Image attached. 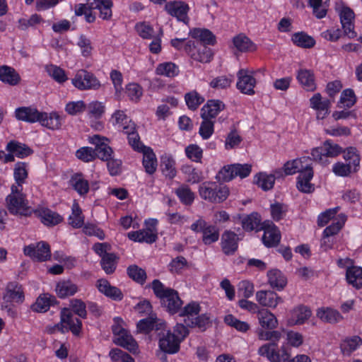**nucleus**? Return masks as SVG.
<instances>
[{
  "mask_svg": "<svg viewBox=\"0 0 362 362\" xmlns=\"http://www.w3.org/2000/svg\"><path fill=\"white\" fill-rule=\"evenodd\" d=\"M151 284L154 294L160 299L161 305L169 313L173 315L180 310L182 300L177 291L166 287L158 279L153 280Z\"/></svg>",
  "mask_w": 362,
  "mask_h": 362,
  "instance_id": "nucleus-1",
  "label": "nucleus"
},
{
  "mask_svg": "<svg viewBox=\"0 0 362 362\" xmlns=\"http://www.w3.org/2000/svg\"><path fill=\"white\" fill-rule=\"evenodd\" d=\"M23 190V188L11 187V193L6 198V206L11 214L28 216L31 215L33 211Z\"/></svg>",
  "mask_w": 362,
  "mask_h": 362,
  "instance_id": "nucleus-2",
  "label": "nucleus"
},
{
  "mask_svg": "<svg viewBox=\"0 0 362 362\" xmlns=\"http://www.w3.org/2000/svg\"><path fill=\"white\" fill-rule=\"evenodd\" d=\"M230 193L229 188L221 183L206 181L199 187L200 197L209 202L219 204L224 202Z\"/></svg>",
  "mask_w": 362,
  "mask_h": 362,
  "instance_id": "nucleus-3",
  "label": "nucleus"
},
{
  "mask_svg": "<svg viewBox=\"0 0 362 362\" xmlns=\"http://www.w3.org/2000/svg\"><path fill=\"white\" fill-rule=\"evenodd\" d=\"M72 84L78 90H98L100 82L91 72L85 69L78 70L72 78Z\"/></svg>",
  "mask_w": 362,
  "mask_h": 362,
  "instance_id": "nucleus-4",
  "label": "nucleus"
},
{
  "mask_svg": "<svg viewBox=\"0 0 362 362\" xmlns=\"http://www.w3.org/2000/svg\"><path fill=\"white\" fill-rule=\"evenodd\" d=\"M185 51L192 59L202 63H207L212 58L211 49L198 41L187 40Z\"/></svg>",
  "mask_w": 362,
  "mask_h": 362,
  "instance_id": "nucleus-5",
  "label": "nucleus"
},
{
  "mask_svg": "<svg viewBox=\"0 0 362 362\" xmlns=\"http://www.w3.org/2000/svg\"><path fill=\"white\" fill-rule=\"evenodd\" d=\"M341 152L342 148L338 144L326 141L322 146L313 149L311 156L314 160L325 164L328 157H335Z\"/></svg>",
  "mask_w": 362,
  "mask_h": 362,
  "instance_id": "nucleus-6",
  "label": "nucleus"
},
{
  "mask_svg": "<svg viewBox=\"0 0 362 362\" xmlns=\"http://www.w3.org/2000/svg\"><path fill=\"white\" fill-rule=\"evenodd\" d=\"M159 337V347L161 351L168 354H174L179 351L180 342L175 334L170 329L163 327L158 334Z\"/></svg>",
  "mask_w": 362,
  "mask_h": 362,
  "instance_id": "nucleus-7",
  "label": "nucleus"
},
{
  "mask_svg": "<svg viewBox=\"0 0 362 362\" xmlns=\"http://www.w3.org/2000/svg\"><path fill=\"white\" fill-rule=\"evenodd\" d=\"M260 356H266L270 362H286L288 361L290 354L286 347L282 346L281 349L276 350V343H268L262 345L258 350Z\"/></svg>",
  "mask_w": 362,
  "mask_h": 362,
  "instance_id": "nucleus-8",
  "label": "nucleus"
},
{
  "mask_svg": "<svg viewBox=\"0 0 362 362\" xmlns=\"http://www.w3.org/2000/svg\"><path fill=\"white\" fill-rule=\"evenodd\" d=\"M165 10L173 17H175L178 21L188 24L189 18L188 11L189 7L187 4L182 1H168L165 5Z\"/></svg>",
  "mask_w": 362,
  "mask_h": 362,
  "instance_id": "nucleus-9",
  "label": "nucleus"
},
{
  "mask_svg": "<svg viewBox=\"0 0 362 362\" xmlns=\"http://www.w3.org/2000/svg\"><path fill=\"white\" fill-rule=\"evenodd\" d=\"M24 254L34 260L44 262L51 257L50 247L45 242H40L37 245H30L25 247Z\"/></svg>",
  "mask_w": 362,
  "mask_h": 362,
  "instance_id": "nucleus-10",
  "label": "nucleus"
},
{
  "mask_svg": "<svg viewBox=\"0 0 362 362\" xmlns=\"http://www.w3.org/2000/svg\"><path fill=\"white\" fill-rule=\"evenodd\" d=\"M238 81L237 82L238 89L244 94L254 95V88L256 85V79L252 75L249 74V71L247 69H240L237 74Z\"/></svg>",
  "mask_w": 362,
  "mask_h": 362,
  "instance_id": "nucleus-11",
  "label": "nucleus"
},
{
  "mask_svg": "<svg viewBox=\"0 0 362 362\" xmlns=\"http://www.w3.org/2000/svg\"><path fill=\"white\" fill-rule=\"evenodd\" d=\"M340 21L344 30V33L349 38L356 37V33L354 31V13L349 7H343L339 13Z\"/></svg>",
  "mask_w": 362,
  "mask_h": 362,
  "instance_id": "nucleus-12",
  "label": "nucleus"
},
{
  "mask_svg": "<svg viewBox=\"0 0 362 362\" xmlns=\"http://www.w3.org/2000/svg\"><path fill=\"white\" fill-rule=\"evenodd\" d=\"M92 143L95 145V157H98L102 160L107 161L112 158L113 151L112 148L105 143L104 141H107V139L101 137L99 135H94L91 138Z\"/></svg>",
  "mask_w": 362,
  "mask_h": 362,
  "instance_id": "nucleus-13",
  "label": "nucleus"
},
{
  "mask_svg": "<svg viewBox=\"0 0 362 362\" xmlns=\"http://www.w3.org/2000/svg\"><path fill=\"white\" fill-rule=\"evenodd\" d=\"M312 158L309 156H303L300 158L288 160L284 165V172L286 175H291L296 173H300L308 168L312 163Z\"/></svg>",
  "mask_w": 362,
  "mask_h": 362,
  "instance_id": "nucleus-14",
  "label": "nucleus"
},
{
  "mask_svg": "<svg viewBox=\"0 0 362 362\" xmlns=\"http://www.w3.org/2000/svg\"><path fill=\"white\" fill-rule=\"evenodd\" d=\"M314 172L312 163L305 169L297 177L296 187L303 193H312L315 190V185L310 182L313 177Z\"/></svg>",
  "mask_w": 362,
  "mask_h": 362,
  "instance_id": "nucleus-15",
  "label": "nucleus"
},
{
  "mask_svg": "<svg viewBox=\"0 0 362 362\" xmlns=\"http://www.w3.org/2000/svg\"><path fill=\"white\" fill-rule=\"evenodd\" d=\"M296 78L302 88L307 91H315L317 88L314 71L310 69H300Z\"/></svg>",
  "mask_w": 362,
  "mask_h": 362,
  "instance_id": "nucleus-16",
  "label": "nucleus"
},
{
  "mask_svg": "<svg viewBox=\"0 0 362 362\" xmlns=\"http://www.w3.org/2000/svg\"><path fill=\"white\" fill-rule=\"evenodd\" d=\"M238 237L230 230H226L221 235V245L223 253L226 255H233L238 250Z\"/></svg>",
  "mask_w": 362,
  "mask_h": 362,
  "instance_id": "nucleus-17",
  "label": "nucleus"
},
{
  "mask_svg": "<svg viewBox=\"0 0 362 362\" xmlns=\"http://www.w3.org/2000/svg\"><path fill=\"white\" fill-rule=\"evenodd\" d=\"M256 300L262 306L275 308L283 300L272 291H259L256 293Z\"/></svg>",
  "mask_w": 362,
  "mask_h": 362,
  "instance_id": "nucleus-18",
  "label": "nucleus"
},
{
  "mask_svg": "<svg viewBox=\"0 0 362 362\" xmlns=\"http://www.w3.org/2000/svg\"><path fill=\"white\" fill-rule=\"evenodd\" d=\"M61 322L69 326V329L76 336H78L82 329V322L77 318L74 317L69 308H63L61 311Z\"/></svg>",
  "mask_w": 362,
  "mask_h": 362,
  "instance_id": "nucleus-19",
  "label": "nucleus"
},
{
  "mask_svg": "<svg viewBox=\"0 0 362 362\" xmlns=\"http://www.w3.org/2000/svg\"><path fill=\"white\" fill-rule=\"evenodd\" d=\"M6 303H21L24 300L22 286L16 282H10L6 286V292L3 297Z\"/></svg>",
  "mask_w": 362,
  "mask_h": 362,
  "instance_id": "nucleus-20",
  "label": "nucleus"
},
{
  "mask_svg": "<svg viewBox=\"0 0 362 362\" xmlns=\"http://www.w3.org/2000/svg\"><path fill=\"white\" fill-rule=\"evenodd\" d=\"M225 107V105L218 100H209L202 108V118L209 119L215 118Z\"/></svg>",
  "mask_w": 362,
  "mask_h": 362,
  "instance_id": "nucleus-21",
  "label": "nucleus"
},
{
  "mask_svg": "<svg viewBox=\"0 0 362 362\" xmlns=\"http://www.w3.org/2000/svg\"><path fill=\"white\" fill-rule=\"evenodd\" d=\"M28 177V164L25 162H18L13 168V178L15 183L11 187L23 188V185L26 182Z\"/></svg>",
  "mask_w": 362,
  "mask_h": 362,
  "instance_id": "nucleus-22",
  "label": "nucleus"
},
{
  "mask_svg": "<svg viewBox=\"0 0 362 362\" xmlns=\"http://www.w3.org/2000/svg\"><path fill=\"white\" fill-rule=\"evenodd\" d=\"M281 240V233L278 228L274 224L264 228L262 242L268 247L276 246Z\"/></svg>",
  "mask_w": 362,
  "mask_h": 362,
  "instance_id": "nucleus-23",
  "label": "nucleus"
},
{
  "mask_svg": "<svg viewBox=\"0 0 362 362\" xmlns=\"http://www.w3.org/2000/svg\"><path fill=\"white\" fill-rule=\"evenodd\" d=\"M97 287L101 293L115 300H121L123 298V294L120 289L111 286L106 279H99L97 281Z\"/></svg>",
  "mask_w": 362,
  "mask_h": 362,
  "instance_id": "nucleus-24",
  "label": "nucleus"
},
{
  "mask_svg": "<svg viewBox=\"0 0 362 362\" xmlns=\"http://www.w3.org/2000/svg\"><path fill=\"white\" fill-rule=\"evenodd\" d=\"M41 112L30 107H22L16 110V117L18 120L33 123L39 122Z\"/></svg>",
  "mask_w": 362,
  "mask_h": 362,
  "instance_id": "nucleus-25",
  "label": "nucleus"
},
{
  "mask_svg": "<svg viewBox=\"0 0 362 362\" xmlns=\"http://www.w3.org/2000/svg\"><path fill=\"white\" fill-rule=\"evenodd\" d=\"M136 327L139 332L148 334L153 329L160 331L163 327H165V323L153 317H149L141 320L137 323Z\"/></svg>",
  "mask_w": 362,
  "mask_h": 362,
  "instance_id": "nucleus-26",
  "label": "nucleus"
},
{
  "mask_svg": "<svg viewBox=\"0 0 362 362\" xmlns=\"http://www.w3.org/2000/svg\"><path fill=\"white\" fill-rule=\"evenodd\" d=\"M257 319L259 325L264 329H274L278 326L276 316L267 309H261L258 312Z\"/></svg>",
  "mask_w": 362,
  "mask_h": 362,
  "instance_id": "nucleus-27",
  "label": "nucleus"
},
{
  "mask_svg": "<svg viewBox=\"0 0 362 362\" xmlns=\"http://www.w3.org/2000/svg\"><path fill=\"white\" fill-rule=\"evenodd\" d=\"M189 35L194 41H198L202 45H214L216 42L215 35L208 29L194 28L190 30Z\"/></svg>",
  "mask_w": 362,
  "mask_h": 362,
  "instance_id": "nucleus-28",
  "label": "nucleus"
},
{
  "mask_svg": "<svg viewBox=\"0 0 362 362\" xmlns=\"http://www.w3.org/2000/svg\"><path fill=\"white\" fill-rule=\"evenodd\" d=\"M39 122L52 130L59 129L62 127L61 117L57 112H41Z\"/></svg>",
  "mask_w": 362,
  "mask_h": 362,
  "instance_id": "nucleus-29",
  "label": "nucleus"
},
{
  "mask_svg": "<svg viewBox=\"0 0 362 362\" xmlns=\"http://www.w3.org/2000/svg\"><path fill=\"white\" fill-rule=\"evenodd\" d=\"M113 341L115 344L127 349L133 354L137 352L138 344L127 330L115 337Z\"/></svg>",
  "mask_w": 362,
  "mask_h": 362,
  "instance_id": "nucleus-30",
  "label": "nucleus"
},
{
  "mask_svg": "<svg viewBox=\"0 0 362 362\" xmlns=\"http://www.w3.org/2000/svg\"><path fill=\"white\" fill-rule=\"evenodd\" d=\"M33 212L41 218L42 222L47 226H55L62 221V217L48 209L35 210Z\"/></svg>",
  "mask_w": 362,
  "mask_h": 362,
  "instance_id": "nucleus-31",
  "label": "nucleus"
},
{
  "mask_svg": "<svg viewBox=\"0 0 362 362\" xmlns=\"http://www.w3.org/2000/svg\"><path fill=\"white\" fill-rule=\"evenodd\" d=\"M0 80L10 86H16L20 82L21 77L13 68L4 65L0 66Z\"/></svg>",
  "mask_w": 362,
  "mask_h": 362,
  "instance_id": "nucleus-32",
  "label": "nucleus"
},
{
  "mask_svg": "<svg viewBox=\"0 0 362 362\" xmlns=\"http://www.w3.org/2000/svg\"><path fill=\"white\" fill-rule=\"evenodd\" d=\"M6 150L21 158L27 157L33 153L29 146L16 141L8 142L6 145Z\"/></svg>",
  "mask_w": 362,
  "mask_h": 362,
  "instance_id": "nucleus-33",
  "label": "nucleus"
},
{
  "mask_svg": "<svg viewBox=\"0 0 362 362\" xmlns=\"http://www.w3.org/2000/svg\"><path fill=\"white\" fill-rule=\"evenodd\" d=\"M346 279L347 282L356 288H362V268L357 266L348 267Z\"/></svg>",
  "mask_w": 362,
  "mask_h": 362,
  "instance_id": "nucleus-34",
  "label": "nucleus"
},
{
  "mask_svg": "<svg viewBox=\"0 0 362 362\" xmlns=\"http://www.w3.org/2000/svg\"><path fill=\"white\" fill-rule=\"evenodd\" d=\"M144 153L143 165L147 173L152 175L155 173L157 168V160L155 153L152 149L144 146L142 148Z\"/></svg>",
  "mask_w": 362,
  "mask_h": 362,
  "instance_id": "nucleus-35",
  "label": "nucleus"
},
{
  "mask_svg": "<svg viewBox=\"0 0 362 362\" xmlns=\"http://www.w3.org/2000/svg\"><path fill=\"white\" fill-rule=\"evenodd\" d=\"M128 238L136 242L153 243L156 240L157 235L150 229H146L130 232L128 233Z\"/></svg>",
  "mask_w": 362,
  "mask_h": 362,
  "instance_id": "nucleus-36",
  "label": "nucleus"
},
{
  "mask_svg": "<svg viewBox=\"0 0 362 362\" xmlns=\"http://www.w3.org/2000/svg\"><path fill=\"white\" fill-rule=\"evenodd\" d=\"M56 302V298L54 296L48 294H43L40 296L35 303L31 305V309L37 313L46 312L49 306Z\"/></svg>",
  "mask_w": 362,
  "mask_h": 362,
  "instance_id": "nucleus-37",
  "label": "nucleus"
},
{
  "mask_svg": "<svg viewBox=\"0 0 362 362\" xmlns=\"http://www.w3.org/2000/svg\"><path fill=\"white\" fill-rule=\"evenodd\" d=\"M362 345V339L358 336L346 338L340 344V349L344 355L349 356Z\"/></svg>",
  "mask_w": 362,
  "mask_h": 362,
  "instance_id": "nucleus-38",
  "label": "nucleus"
},
{
  "mask_svg": "<svg viewBox=\"0 0 362 362\" xmlns=\"http://www.w3.org/2000/svg\"><path fill=\"white\" fill-rule=\"evenodd\" d=\"M78 291V286L71 281H60L57 284L56 292L61 298L73 296Z\"/></svg>",
  "mask_w": 362,
  "mask_h": 362,
  "instance_id": "nucleus-39",
  "label": "nucleus"
},
{
  "mask_svg": "<svg viewBox=\"0 0 362 362\" xmlns=\"http://www.w3.org/2000/svg\"><path fill=\"white\" fill-rule=\"evenodd\" d=\"M268 282L272 288L278 290L283 289L286 285V279L278 269H272L268 272Z\"/></svg>",
  "mask_w": 362,
  "mask_h": 362,
  "instance_id": "nucleus-40",
  "label": "nucleus"
},
{
  "mask_svg": "<svg viewBox=\"0 0 362 362\" xmlns=\"http://www.w3.org/2000/svg\"><path fill=\"white\" fill-rule=\"evenodd\" d=\"M317 316L328 323H336L342 319L341 315L337 310L329 308L318 309Z\"/></svg>",
  "mask_w": 362,
  "mask_h": 362,
  "instance_id": "nucleus-41",
  "label": "nucleus"
},
{
  "mask_svg": "<svg viewBox=\"0 0 362 362\" xmlns=\"http://www.w3.org/2000/svg\"><path fill=\"white\" fill-rule=\"evenodd\" d=\"M71 187L80 194L84 195L88 192L89 184L81 174H75L70 180Z\"/></svg>",
  "mask_w": 362,
  "mask_h": 362,
  "instance_id": "nucleus-42",
  "label": "nucleus"
},
{
  "mask_svg": "<svg viewBox=\"0 0 362 362\" xmlns=\"http://www.w3.org/2000/svg\"><path fill=\"white\" fill-rule=\"evenodd\" d=\"M175 194L180 201L185 205H191L195 198L194 193L191 190L189 186L182 185L175 189Z\"/></svg>",
  "mask_w": 362,
  "mask_h": 362,
  "instance_id": "nucleus-43",
  "label": "nucleus"
},
{
  "mask_svg": "<svg viewBox=\"0 0 362 362\" xmlns=\"http://www.w3.org/2000/svg\"><path fill=\"white\" fill-rule=\"evenodd\" d=\"M233 45L240 52H250L255 49L252 42L243 34H240L233 38Z\"/></svg>",
  "mask_w": 362,
  "mask_h": 362,
  "instance_id": "nucleus-44",
  "label": "nucleus"
},
{
  "mask_svg": "<svg viewBox=\"0 0 362 362\" xmlns=\"http://www.w3.org/2000/svg\"><path fill=\"white\" fill-rule=\"evenodd\" d=\"M346 221V216L344 214L338 215L334 221L329 226H327L323 231V235L325 236H333L337 234L342 228Z\"/></svg>",
  "mask_w": 362,
  "mask_h": 362,
  "instance_id": "nucleus-45",
  "label": "nucleus"
},
{
  "mask_svg": "<svg viewBox=\"0 0 362 362\" xmlns=\"http://www.w3.org/2000/svg\"><path fill=\"white\" fill-rule=\"evenodd\" d=\"M260 225L261 218L257 213H252L242 220L243 228L246 230H259Z\"/></svg>",
  "mask_w": 362,
  "mask_h": 362,
  "instance_id": "nucleus-46",
  "label": "nucleus"
},
{
  "mask_svg": "<svg viewBox=\"0 0 362 362\" xmlns=\"http://www.w3.org/2000/svg\"><path fill=\"white\" fill-rule=\"evenodd\" d=\"M48 75L59 83H63L67 81L68 77L65 71L54 64H49L45 66Z\"/></svg>",
  "mask_w": 362,
  "mask_h": 362,
  "instance_id": "nucleus-47",
  "label": "nucleus"
},
{
  "mask_svg": "<svg viewBox=\"0 0 362 362\" xmlns=\"http://www.w3.org/2000/svg\"><path fill=\"white\" fill-rule=\"evenodd\" d=\"M219 238V230L216 226L206 225L202 231V241L205 245H211Z\"/></svg>",
  "mask_w": 362,
  "mask_h": 362,
  "instance_id": "nucleus-48",
  "label": "nucleus"
},
{
  "mask_svg": "<svg viewBox=\"0 0 362 362\" xmlns=\"http://www.w3.org/2000/svg\"><path fill=\"white\" fill-rule=\"evenodd\" d=\"M292 41L297 46L305 48L313 47L315 44V41L312 37L303 32L293 34Z\"/></svg>",
  "mask_w": 362,
  "mask_h": 362,
  "instance_id": "nucleus-49",
  "label": "nucleus"
},
{
  "mask_svg": "<svg viewBox=\"0 0 362 362\" xmlns=\"http://www.w3.org/2000/svg\"><path fill=\"white\" fill-rule=\"evenodd\" d=\"M72 213L69 216V223L74 228H81L83 224V216L82 211L78 203L74 202L72 205Z\"/></svg>",
  "mask_w": 362,
  "mask_h": 362,
  "instance_id": "nucleus-50",
  "label": "nucleus"
},
{
  "mask_svg": "<svg viewBox=\"0 0 362 362\" xmlns=\"http://www.w3.org/2000/svg\"><path fill=\"white\" fill-rule=\"evenodd\" d=\"M199 305L196 302H191L185 305L182 310L180 309V315L186 317L185 323L187 325L199 314Z\"/></svg>",
  "mask_w": 362,
  "mask_h": 362,
  "instance_id": "nucleus-51",
  "label": "nucleus"
},
{
  "mask_svg": "<svg viewBox=\"0 0 362 362\" xmlns=\"http://www.w3.org/2000/svg\"><path fill=\"white\" fill-rule=\"evenodd\" d=\"M182 171L186 175V180L188 182L195 184L203 180L202 172L191 165L183 166Z\"/></svg>",
  "mask_w": 362,
  "mask_h": 362,
  "instance_id": "nucleus-52",
  "label": "nucleus"
},
{
  "mask_svg": "<svg viewBox=\"0 0 362 362\" xmlns=\"http://www.w3.org/2000/svg\"><path fill=\"white\" fill-rule=\"evenodd\" d=\"M274 182V175L260 173L255 176V183L264 191H267L273 188Z\"/></svg>",
  "mask_w": 362,
  "mask_h": 362,
  "instance_id": "nucleus-53",
  "label": "nucleus"
},
{
  "mask_svg": "<svg viewBox=\"0 0 362 362\" xmlns=\"http://www.w3.org/2000/svg\"><path fill=\"white\" fill-rule=\"evenodd\" d=\"M117 259V256L114 253L105 254L101 258V267L107 274H111L115 271Z\"/></svg>",
  "mask_w": 362,
  "mask_h": 362,
  "instance_id": "nucleus-54",
  "label": "nucleus"
},
{
  "mask_svg": "<svg viewBox=\"0 0 362 362\" xmlns=\"http://www.w3.org/2000/svg\"><path fill=\"white\" fill-rule=\"evenodd\" d=\"M90 1H86V4H78L75 6V14L78 16L84 15L85 19L88 23H93L95 20V15L93 13L92 8L89 7Z\"/></svg>",
  "mask_w": 362,
  "mask_h": 362,
  "instance_id": "nucleus-55",
  "label": "nucleus"
},
{
  "mask_svg": "<svg viewBox=\"0 0 362 362\" xmlns=\"http://www.w3.org/2000/svg\"><path fill=\"white\" fill-rule=\"evenodd\" d=\"M185 100L189 109L195 110L204 102V98L196 90H192L185 94Z\"/></svg>",
  "mask_w": 362,
  "mask_h": 362,
  "instance_id": "nucleus-56",
  "label": "nucleus"
},
{
  "mask_svg": "<svg viewBox=\"0 0 362 362\" xmlns=\"http://www.w3.org/2000/svg\"><path fill=\"white\" fill-rule=\"evenodd\" d=\"M311 315L310 310L304 305H300L293 311L292 320L294 324L302 325L307 320Z\"/></svg>",
  "mask_w": 362,
  "mask_h": 362,
  "instance_id": "nucleus-57",
  "label": "nucleus"
},
{
  "mask_svg": "<svg viewBox=\"0 0 362 362\" xmlns=\"http://www.w3.org/2000/svg\"><path fill=\"white\" fill-rule=\"evenodd\" d=\"M224 322L226 325L241 332H246L250 329V325L247 322L241 321L230 314L224 317Z\"/></svg>",
  "mask_w": 362,
  "mask_h": 362,
  "instance_id": "nucleus-58",
  "label": "nucleus"
},
{
  "mask_svg": "<svg viewBox=\"0 0 362 362\" xmlns=\"http://www.w3.org/2000/svg\"><path fill=\"white\" fill-rule=\"evenodd\" d=\"M310 107L317 111L329 110L331 101L328 99L322 100L320 93H315L310 99Z\"/></svg>",
  "mask_w": 362,
  "mask_h": 362,
  "instance_id": "nucleus-59",
  "label": "nucleus"
},
{
  "mask_svg": "<svg viewBox=\"0 0 362 362\" xmlns=\"http://www.w3.org/2000/svg\"><path fill=\"white\" fill-rule=\"evenodd\" d=\"M128 276L136 282L144 284L146 279V273L144 269L137 265H131L127 268Z\"/></svg>",
  "mask_w": 362,
  "mask_h": 362,
  "instance_id": "nucleus-60",
  "label": "nucleus"
},
{
  "mask_svg": "<svg viewBox=\"0 0 362 362\" xmlns=\"http://www.w3.org/2000/svg\"><path fill=\"white\" fill-rule=\"evenodd\" d=\"M344 158L346 161L349 163L351 161V165H352L353 171L356 172L358 167L360 164V157L357 153V150L354 147H349L344 151Z\"/></svg>",
  "mask_w": 362,
  "mask_h": 362,
  "instance_id": "nucleus-61",
  "label": "nucleus"
},
{
  "mask_svg": "<svg viewBox=\"0 0 362 362\" xmlns=\"http://www.w3.org/2000/svg\"><path fill=\"white\" fill-rule=\"evenodd\" d=\"M175 160L170 158H165L161 161V169L163 174L169 179H173L176 175Z\"/></svg>",
  "mask_w": 362,
  "mask_h": 362,
  "instance_id": "nucleus-62",
  "label": "nucleus"
},
{
  "mask_svg": "<svg viewBox=\"0 0 362 362\" xmlns=\"http://www.w3.org/2000/svg\"><path fill=\"white\" fill-rule=\"evenodd\" d=\"M156 74L163 75L168 77H173L178 74V69L176 65L172 62L160 64L156 68Z\"/></svg>",
  "mask_w": 362,
  "mask_h": 362,
  "instance_id": "nucleus-63",
  "label": "nucleus"
},
{
  "mask_svg": "<svg viewBox=\"0 0 362 362\" xmlns=\"http://www.w3.org/2000/svg\"><path fill=\"white\" fill-rule=\"evenodd\" d=\"M187 157L192 161L201 163L203 156V150L197 144H190L185 148Z\"/></svg>",
  "mask_w": 362,
  "mask_h": 362,
  "instance_id": "nucleus-64",
  "label": "nucleus"
}]
</instances>
